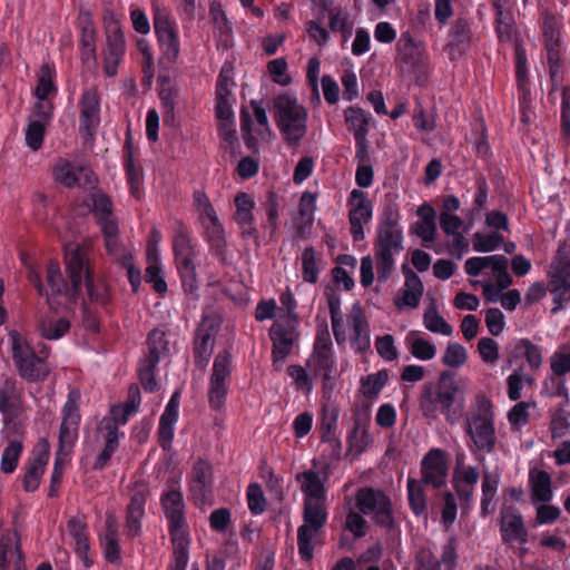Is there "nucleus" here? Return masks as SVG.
Returning a JSON list of instances; mask_svg holds the SVG:
<instances>
[{"label":"nucleus","mask_w":570,"mask_h":570,"mask_svg":"<svg viewBox=\"0 0 570 570\" xmlns=\"http://www.w3.org/2000/svg\"><path fill=\"white\" fill-rule=\"evenodd\" d=\"M22 262L28 269V279L35 285L40 295L47 297L50 306L67 305L75 302L81 291L82 283L86 285L91 302L99 304L108 302V286L105 281L95 279L92 276L89 246L86 244L68 243L65 246L66 269L71 286L66 284L59 263L52 261L47 266V282L50 292H46L37 267L24 257H22Z\"/></svg>","instance_id":"nucleus-1"},{"label":"nucleus","mask_w":570,"mask_h":570,"mask_svg":"<svg viewBox=\"0 0 570 570\" xmlns=\"http://www.w3.org/2000/svg\"><path fill=\"white\" fill-rule=\"evenodd\" d=\"M464 431L471 440L473 452L491 454L495 450V413L492 400L478 393L471 403L464 422Z\"/></svg>","instance_id":"nucleus-2"},{"label":"nucleus","mask_w":570,"mask_h":570,"mask_svg":"<svg viewBox=\"0 0 570 570\" xmlns=\"http://www.w3.org/2000/svg\"><path fill=\"white\" fill-rule=\"evenodd\" d=\"M421 410L428 419L436 420L442 414L448 423L455 424L464 410V391L452 375L443 373L435 390L423 394Z\"/></svg>","instance_id":"nucleus-3"},{"label":"nucleus","mask_w":570,"mask_h":570,"mask_svg":"<svg viewBox=\"0 0 570 570\" xmlns=\"http://www.w3.org/2000/svg\"><path fill=\"white\" fill-rule=\"evenodd\" d=\"M274 118L283 140L298 146L307 132V109L296 97L281 95L274 101Z\"/></svg>","instance_id":"nucleus-4"},{"label":"nucleus","mask_w":570,"mask_h":570,"mask_svg":"<svg viewBox=\"0 0 570 570\" xmlns=\"http://www.w3.org/2000/svg\"><path fill=\"white\" fill-rule=\"evenodd\" d=\"M13 362L20 376L29 382L45 380L50 368L46 361L36 356L26 338L16 330L8 333Z\"/></svg>","instance_id":"nucleus-5"},{"label":"nucleus","mask_w":570,"mask_h":570,"mask_svg":"<svg viewBox=\"0 0 570 570\" xmlns=\"http://www.w3.org/2000/svg\"><path fill=\"white\" fill-rule=\"evenodd\" d=\"M360 512L379 527L386 530L394 524L393 505L390 498L381 490L372 488L360 489L355 497Z\"/></svg>","instance_id":"nucleus-6"},{"label":"nucleus","mask_w":570,"mask_h":570,"mask_svg":"<svg viewBox=\"0 0 570 570\" xmlns=\"http://www.w3.org/2000/svg\"><path fill=\"white\" fill-rule=\"evenodd\" d=\"M403 229L396 205L384 208L376 229L374 249L399 255L403 250Z\"/></svg>","instance_id":"nucleus-7"},{"label":"nucleus","mask_w":570,"mask_h":570,"mask_svg":"<svg viewBox=\"0 0 570 570\" xmlns=\"http://www.w3.org/2000/svg\"><path fill=\"white\" fill-rule=\"evenodd\" d=\"M173 247L183 286L186 291L194 293L197 289L196 267L193 261L195 250L186 227L179 226L176 230Z\"/></svg>","instance_id":"nucleus-8"},{"label":"nucleus","mask_w":570,"mask_h":570,"mask_svg":"<svg viewBox=\"0 0 570 570\" xmlns=\"http://www.w3.org/2000/svg\"><path fill=\"white\" fill-rule=\"evenodd\" d=\"M306 367L313 376H322L324 380L331 379L335 370L333 343L326 325L317 330L314 350L306 362Z\"/></svg>","instance_id":"nucleus-9"},{"label":"nucleus","mask_w":570,"mask_h":570,"mask_svg":"<svg viewBox=\"0 0 570 570\" xmlns=\"http://www.w3.org/2000/svg\"><path fill=\"white\" fill-rule=\"evenodd\" d=\"M124 433H116L115 428L108 422L97 425L94 439L88 443L87 454L91 455L97 452L92 468L95 470L105 469L119 448V440Z\"/></svg>","instance_id":"nucleus-10"},{"label":"nucleus","mask_w":570,"mask_h":570,"mask_svg":"<svg viewBox=\"0 0 570 570\" xmlns=\"http://www.w3.org/2000/svg\"><path fill=\"white\" fill-rule=\"evenodd\" d=\"M81 394L78 389H71L61 410V425L59 430V444L62 450H71L77 438L80 415Z\"/></svg>","instance_id":"nucleus-11"},{"label":"nucleus","mask_w":570,"mask_h":570,"mask_svg":"<svg viewBox=\"0 0 570 570\" xmlns=\"http://www.w3.org/2000/svg\"><path fill=\"white\" fill-rule=\"evenodd\" d=\"M161 507L170 539H190L189 528L185 518V501L178 489H170L161 495Z\"/></svg>","instance_id":"nucleus-12"},{"label":"nucleus","mask_w":570,"mask_h":570,"mask_svg":"<svg viewBox=\"0 0 570 570\" xmlns=\"http://www.w3.org/2000/svg\"><path fill=\"white\" fill-rule=\"evenodd\" d=\"M154 29L163 59L168 63H176L180 53L177 23L169 19L166 13L157 11L154 17Z\"/></svg>","instance_id":"nucleus-13"},{"label":"nucleus","mask_w":570,"mask_h":570,"mask_svg":"<svg viewBox=\"0 0 570 570\" xmlns=\"http://www.w3.org/2000/svg\"><path fill=\"white\" fill-rule=\"evenodd\" d=\"M52 177L66 187H83L92 189L97 177L88 167L76 165L66 158H59L52 167Z\"/></svg>","instance_id":"nucleus-14"},{"label":"nucleus","mask_w":570,"mask_h":570,"mask_svg":"<svg viewBox=\"0 0 570 570\" xmlns=\"http://www.w3.org/2000/svg\"><path fill=\"white\" fill-rule=\"evenodd\" d=\"M397 255L392 253H385L374 249V258L371 255H366L361 258V284L364 287H368L375 279L374 273V261L376 277L380 283H385L392 275L395 268V257Z\"/></svg>","instance_id":"nucleus-15"},{"label":"nucleus","mask_w":570,"mask_h":570,"mask_svg":"<svg viewBox=\"0 0 570 570\" xmlns=\"http://www.w3.org/2000/svg\"><path fill=\"white\" fill-rule=\"evenodd\" d=\"M373 206L367 195L353 189L348 198V220L351 234L355 242L364 239V226L372 219Z\"/></svg>","instance_id":"nucleus-16"},{"label":"nucleus","mask_w":570,"mask_h":570,"mask_svg":"<svg viewBox=\"0 0 570 570\" xmlns=\"http://www.w3.org/2000/svg\"><path fill=\"white\" fill-rule=\"evenodd\" d=\"M27 411L23 389L14 377H4L0 383V413L7 420L20 419Z\"/></svg>","instance_id":"nucleus-17"},{"label":"nucleus","mask_w":570,"mask_h":570,"mask_svg":"<svg viewBox=\"0 0 570 570\" xmlns=\"http://www.w3.org/2000/svg\"><path fill=\"white\" fill-rule=\"evenodd\" d=\"M402 272L404 283L393 299L399 312L417 308L424 294V285L420 276L406 266H403Z\"/></svg>","instance_id":"nucleus-18"},{"label":"nucleus","mask_w":570,"mask_h":570,"mask_svg":"<svg viewBox=\"0 0 570 570\" xmlns=\"http://www.w3.org/2000/svg\"><path fill=\"white\" fill-rule=\"evenodd\" d=\"M345 326L348 327L347 340L356 353L367 351L371 346L370 325L358 304H354L347 315Z\"/></svg>","instance_id":"nucleus-19"},{"label":"nucleus","mask_w":570,"mask_h":570,"mask_svg":"<svg viewBox=\"0 0 570 570\" xmlns=\"http://www.w3.org/2000/svg\"><path fill=\"white\" fill-rule=\"evenodd\" d=\"M252 108L253 115L247 110H242L240 114V128L248 145L255 135L263 140H267L272 136L265 108L256 101H252Z\"/></svg>","instance_id":"nucleus-20"},{"label":"nucleus","mask_w":570,"mask_h":570,"mask_svg":"<svg viewBox=\"0 0 570 570\" xmlns=\"http://www.w3.org/2000/svg\"><path fill=\"white\" fill-rule=\"evenodd\" d=\"M448 470V461L444 451L432 449L425 454L421 463L423 483L436 489L445 485Z\"/></svg>","instance_id":"nucleus-21"},{"label":"nucleus","mask_w":570,"mask_h":570,"mask_svg":"<svg viewBox=\"0 0 570 570\" xmlns=\"http://www.w3.org/2000/svg\"><path fill=\"white\" fill-rule=\"evenodd\" d=\"M219 328L216 317L204 316L202 324L196 331L195 337V362L199 367L208 364L214 348V338Z\"/></svg>","instance_id":"nucleus-22"},{"label":"nucleus","mask_w":570,"mask_h":570,"mask_svg":"<svg viewBox=\"0 0 570 570\" xmlns=\"http://www.w3.org/2000/svg\"><path fill=\"white\" fill-rule=\"evenodd\" d=\"M562 254L563 248H560L549 271L552 293L558 305L570 301V262Z\"/></svg>","instance_id":"nucleus-23"},{"label":"nucleus","mask_w":570,"mask_h":570,"mask_svg":"<svg viewBox=\"0 0 570 570\" xmlns=\"http://www.w3.org/2000/svg\"><path fill=\"white\" fill-rule=\"evenodd\" d=\"M500 533L502 541L510 546L524 544L528 531L521 513L514 507H505L501 511Z\"/></svg>","instance_id":"nucleus-24"},{"label":"nucleus","mask_w":570,"mask_h":570,"mask_svg":"<svg viewBox=\"0 0 570 570\" xmlns=\"http://www.w3.org/2000/svg\"><path fill=\"white\" fill-rule=\"evenodd\" d=\"M345 120L355 138L356 157L362 159L367 148V134L371 116L361 108L350 107L345 110Z\"/></svg>","instance_id":"nucleus-25"},{"label":"nucleus","mask_w":570,"mask_h":570,"mask_svg":"<svg viewBox=\"0 0 570 570\" xmlns=\"http://www.w3.org/2000/svg\"><path fill=\"white\" fill-rule=\"evenodd\" d=\"M100 122V102L95 90L83 91L80 99V131L92 136Z\"/></svg>","instance_id":"nucleus-26"},{"label":"nucleus","mask_w":570,"mask_h":570,"mask_svg":"<svg viewBox=\"0 0 570 570\" xmlns=\"http://www.w3.org/2000/svg\"><path fill=\"white\" fill-rule=\"evenodd\" d=\"M11 564L14 570H24L18 533L17 531L6 530L0 539V570H9Z\"/></svg>","instance_id":"nucleus-27"},{"label":"nucleus","mask_w":570,"mask_h":570,"mask_svg":"<svg viewBox=\"0 0 570 570\" xmlns=\"http://www.w3.org/2000/svg\"><path fill=\"white\" fill-rule=\"evenodd\" d=\"M528 488L531 503L551 502L554 497L552 478L542 469L531 468L529 470Z\"/></svg>","instance_id":"nucleus-28"},{"label":"nucleus","mask_w":570,"mask_h":570,"mask_svg":"<svg viewBox=\"0 0 570 570\" xmlns=\"http://www.w3.org/2000/svg\"><path fill=\"white\" fill-rule=\"evenodd\" d=\"M396 51L400 60L412 68H423L428 65L429 57L422 43L416 42L409 32L401 35Z\"/></svg>","instance_id":"nucleus-29"},{"label":"nucleus","mask_w":570,"mask_h":570,"mask_svg":"<svg viewBox=\"0 0 570 570\" xmlns=\"http://www.w3.org/2000/svg\"><path fill=\"white\" fill-rule=\"evenodd\" d=\"M178 409L179 393L175 392L168 401L159 420L158 434L163 449H169L171 444L175 432V424L178 420Z\"/></svg>","instance_id":"nucleus-30"},{"label":"nucleus","mask_w":570,"mask_h":570,"mask_svg":"<svg viewBox=\"0 0 570 570\" xmlns=\"http://www.w3.org/2000/svg\"><path fill=\"white\" fill-rule=\"evenodd\" d=\"M297 481L299 482L301 489L305 494V502L326 500V476L321 475L318 471L307 470L297 475Z\"/></svg>","instance_id":"nucleus-31"},{"label":"nucleus","mask_w":570,"mask_h":570,"mask_svg":"<svg viewBox=\"0 0 570 570\" xmlns=\"http://www.w3.org/2000/svg\"><path fill=\"white\" fill-rule=\"evenodd\" d=\"M269 336L273 341L274 363L284 362L294 343L293 328L276 322L271 328Z\"/></svg>","instance_id":"nucleus-32"},{"label":"nucleus","mask_w":570,"mask_h":570,"mask_svg":"<svg viewBox=\"0 0 570 570\" xmlns=\"http://www.w3.org/2000/svg\"><path fill=\"white\" fill-rule=\"evenodd\" d=\"M100 229L104 235L106 250H107L108 255H110L115 262L122 263L124 261H126L128 258H132L130 250H128L119 242L118 222L104 223V226L100 227Z\"/></svg>","instance_id":"nucleus-33"},{"label":"nucleus","mask_w":570,"mask_h":570,"mask_svg":"<svg viewBox=\"0 0 570 570\" xmlns=\"http://www.w3.org/2000/svg\"><path fill=\"white\" fill-rule=\"evenodd\" d=\"M234 204V218L236 223L243 228L244 234L254 235L256 232L255 227L253 226V209L255 208L254 198L247 193H238L235 196Z\"/></svg>","instance_id":"nucleus-34"},{"label":"nucleus","mask_w":570,"mask_h":570,"mask_svg":"<svg viewBox=\"0 0 570 570\" xmlns=\"http://www.w3.org/2000/svg\"><path fill=\"white\" fill-rule=\"evenodd\" d=\"M158 96L161 104L164 124L168 126L175 125V108L179 97V88L173 85L167 77L160 78Z\"/></svg>","instance_id":"nucleus-35"},{"label":"nucleus","mask_w":570,"mask_h":570,"mask_svg":"<svg viewBox=\"0 0 570 570\" xmlns=\"http://www.w3.org/2000/svg\"><path fill=\"white\" fill-rule=\"evenodd\" d=\"M118 528L119 525L116 515L108 513L106 517V528L101 535V544L106 560L111 563L120 560Z\"/></svg>","instance_id":"nucleus-36"},{"label":"nucleus","mask_w":570,"mask_h":570,"mask_svg":"<svg viewBox=\"0 0 570 570\" xmlns=\"http://www.w3.org/2000/svg\"><path fill=\"white\" fill-rule=\"evenodd\" d=\"M125 51V40L121 32L118 29L112 31V35L108 36L107 50L105 55V73L108 77H114L118 72V66L122 60Z\"/></svg>","instance_id":"nucleus-37"},{"label":"nucleus","mask_w":570,"mask_h":570,"mask_svg":"<svg viewBox=\"0 0 570 570\" xmlns=\"http://www.w3.org/2000/svg\"><path fill=\"white\" fill-rule=\"evenodd\" d=\"M68 532L73 540L75 550L86 567L91 564L88 558L89 542L87 534V525L82 518L73 517L68 522Z\"/></svg>","instance_id":"nucleus-38"},{"label":"nucleus","mask_w":570,"mask_h":570,"mask_svg":"<svg viewBox=\"0 0 570 570\" xmlns=\"http://www.w3.org/2000/svg\"><path fill=\"white\" fill-rule=\"evenodd\" d=\"M340 409L334 402L322 405L320 415L321 439L323 442H337L336 430Z\"/></svg>","instance_id":"nucleus-39"},{"label":"nucleus","mask_w":570,"mask_h":570,"mask_svg":"<svg viewBox=\"0 0 570 570\" xmlns=\"http://www.w3.org/2000/svg\"><path fill=\"white\" fill-rule=\"evenodd\" d=\"M145 504L146 499L142 493L137 492L131 497L126 514V532L129 537H136L140 533Z\"/></svg>","instance_id":"nucleus-40"},{"label":"nucleus","mask_w":570,"mask_h":570,"mask_svg":"<svg viewBox=\"0 0 570 570\" xmlns=\"http://www.w3.org/2000/svg\"><path fill=\"white\" fill-rule=\"evenodd\" d=\"M88 198L87 207L94 212L95 217L100 227L104 223L118 222L117 217L112 214L110 199L101 191L91 189Z\"/></svg>","instance_id":"nucleus-41"},{"label":"nucleus","mask_w":570,"mask_h":570,"mask_svg":"<svg viewBox=\"0 0 570 570\" xmlns=\"http://www.w3.org/2000/svg\"><path fill=\"white\" fill-rule=\"evenodd\" d=\"M404 344L411 355L420 361H430L436 355V347L433 343L422 337L417 332L410 331Z\"/></svg>","instance_id":"nucleus-42"},{"label":"nucleus","mask_w":570,"mask_h":570,"mask_svg":"<svg viewBox=\"0 0 570 570\" xmlns=\"http://www.w3.org/2000/svg\"><path fill=\"white\" fill-rule=\"evenodd\" d=\"M49 453L43 451L37 454L29 463L27 471L23 475V489L28 492H33L38 489L41 478L45 473Z\"/></svg>","instance_id":"nucleus-43"},{"label":"nucleus","mask_w":570,"mask_h":570,"mask_svg":"<svg viewBox=\"0 0 570 570\" xmlns=\"http://www.w3.org/2000/svg\"><path fill=\"white\" fill-rule=\"evenodd\" d=\"M500 483L498 471L485 470L482 479L481 512L487 515L494 511L493 500L497 495Z\"/></svg>","instance_id":"nucleus-44"},{"label":"nucleus","mask_w":570,"mask_h":570,"mask_svg":"<svg viewBox=\"0 0 570 570\" xmlns=\"http://www.w3.org/2000/svg\"><path fill=\"white\" fill-rule=\"evenodd\" d=\"M80 46L83 62H94L96 59V31L89 14H83L81 18Z\"/></svg>","instance_id":"nucleus-45"},{"label":"nucleus","mask_w":570,"mask_h":570,"mask_svg":"<svg viewBox=\"0 0 570 570\" xmlns=\"http://www.w3.org/2000/svg\"><path fill=\"white\" fill-rule=\"evenodd\" d=\"M321 533V529L311 527L308 524H302L297 530V546L298 552L304 560H311L313 558L314 547L317 541V537Z\"/></svg>","instance_id":"nucleus-46"},{"label":"nucleus","mask_w":570,"mask_h":570,"mask_svg":"<svg viewBox=\"0 0 570 570\" xmlns=\"http://www.w3.org/2000/svg\"><path fill=\"white\" fill-rule=\"evenodd\" d=\"M39 332L47 340H59L70 328V322L65 317L47 316L39 323Z\"/></svg>","instance_id":"nucleus-47"},{"label":"nucleus","mask_w":570,"mask_h":570,"mask_svg":"<svg viewBox=\"0 0 570 570\" xmlns=\"http://www.w3.org/2000/svg\"><path fill=\"white\" fill-rule=\"evenodd\" d=\"M204 238L210 244V246L217 252L222 253L225 245V229L219 217L200 223Z\"/></svg>","instance_id":"nucleus-48"},{"label":"nucleus","mask_w":570,"mask_h":570,"mask_svg":"<svg viewBox=\"0 0 570 570\" xmlns=\"http://www.w3.org/2000/svg\"><path fill=\"white\" fill-rule=\"evenodd\" d=\"M389 381V371L380 370L361 379V392L366 399H376Z\"/></svg>","instance_id":"nucleus-49"},{"label":"nucleus","mask_w":570,"mask_h":570,"mask_svg":"<svg viewBox=\"0 0 570 570\" xmlns=\"http://www.w3.org/2000/svg\"><path fill=\"white\" fill-rule=\"evenodd\" d=\"M423 325L429 332L434 334L443 336H451L453 334V327L439 313L435 306H430L425 309Z\"/></svg>","instance_id":"nucleus-50"},{"label":"nucleus","mask_w":570,"mask_h":570,"mask_svg":"<svg viewBox=\"0 0 570 570\" xmlns=\"http://www.w3.org/2000/svg\"><path fill=\"white\" fill-rule=\"evenodd\" d=\"M504 242V236L498 230L491 233L476 232L473 235V250L478 253H489L498 249Z\"/></svg>","instance_id":"nucleus-51"},{"label":"nucleus","mask_w":570,"mask_h":570,"mask_svg":"<svg viewBox=\"0 0 570 570\" xmlns=\"http://www.w3.org/2000/svg\"><path fill=\"white\" fill-rule=\"evenodd\" d=\"M149 354L146 358H156L159 363L161 357L171 353L173 345L166 334L159 330L153 331L148 336Z\"/></svg>","instance_id":"nucleus-52"},{"label":"nucleus","mask_w":570,"mask_h":570,"mask_svg":"<svg viewBox=\"0 0 570 570\" xmlns=\"http://www.w3.org/2000/svg\"><path fill=\"white\" fill-rule=\"evenodd\" d=\"M371 442L372 435L368 432L366 423L361 420L355 421L354 428L348 435L350 451L360 454Z\"/></svg>","instance_id":"nucleus-53"},{"label":"nucleus","mask_w":570,"mask_h":570,"mask_svg":"<svg viewBox=\"0 0 570 570\" xmlns=\"http://www.w3.org/2000/svg\"><path fill=\"white\" fill-rule=\"evenodd\" d=\"M212 483V468L210 465L198 460L195 462L191 471V490L195 493H204Z\"/></svg>","instance_id":"nucleus-54"},{"label":"nucleus","mask_w":570,"mask_h":570,"mask_svg":"<svg viewBox=\"0 0 570 570\" xmlns=\"http://www.w3.org/2000/svg\"><path fill=\"white\" fill-rule=\"evenodd\" d=\"M22 451L21 441L13 439L8 442L0 460V469L3 473H12L17 469Z\"/></svg>","instance_id":"nucleus-55"},{"label":"nucleus","mask_w":570,"mask_h":570,"mask_svg":"<svg viewBox=\"0 0 570 570\" xmlns=\"http://www.w3.org/2000/svg\"><path fill=\"white\" fill-rule=\"evenodd\" d=\"M232 374V357L226 351L216 355L213 364L210 379L213 382L225 383L229 385Z\"/></svg>","instance_id":"nucleus-56"},{"label":"nucleus","mask_w":570,"mask_h":570,"mask_svg":"<svg viewBox=\"0 0 570 570\" xmlns=\"http://www.w3.org/2000/svg\"><path fill=\"white\" fill-rule=\"evenodd\" d=\"M193 203L197 213L199 224L218 217L217 212L212 204L209 197L203 190H195L193 194Z\"/></svg>","instance_id":"nucleus-57"},{"label":"nucleus","mask_w":570,"mask_h":570,"mask_svg":"<svg viewBox=\"0 0 570 570\" xmlns=\"http://www.w3.org/2000/svg\"><path fill=\"white\" fill-rule=\"evenodd\" d=\"M174 557L168 570H186L189 560L190 539H170Z\"/></svg>","instance_id":"nucleus-58"},{"label":"nucleus","mask_w":570,"mask_h":570,"mask_svg":"<svg viewBox=\"0 0 570 570\" xmlns=\"http://www.w3.org/2000/svg\"><path fill=\"white\" fill-rule=\"evenodd\" d=\"M325 501L304 502V524L321 529L326 522Z\"/></svg>","instance_id":"nucleus-59"},{"label":"nucleus","mask_w":570,"mask_h":570,"mask_svg":"<svg viewBox=\"0 0 570 570\" xmlns=\"http://www.w3.org/2000/svg\"><path fill=\"white\" fill-rule=\"evenodd\" d=\"M535 404L531 402H518L508 412V422L514 430H520L529 422L530 409L534 407Z\"/></svg>","instance_id":"nucleus-60"},{"label":"nucleus","mask_w":570,"mask_h":570,"mask_svg":"<svg viewBox=\"0 0 570 570\" xmlns=\"http://www.w3.org/2000/svg\"><path fill=\"white\" fill-rule=\"evenodd\" d=\"M532 379L521 370L513 371L507 379L508 397L511 401H518L522 397V390L530 385Z\"/></svg>","instance_id":"nucleus-61"},{"label":"nucleus","mask_w":570,"mask_h":570,"mask_svg":"<svg viewBox=\"0 0 570 570\" xmlns=\"http://www.w3.org/2000/svg\"><path fill=\"white\" fill-rule=\"evenodd\" d=\"M330 312H331L332 330H333L335 341L338 345H342L347 341V330L345 326L343 315L340 309L338 301L330 302Z\"/></svg>","instance_id":"nucleus-62"},{"label":"nucleus","mask_w":570,"mask_h":570,"mask_svg":"<svg viewBox=\"0 0 570 570\" xmlns=\"http://www.w3.org/2000/svg\"><path fill=\"white\" fill-rule=\"evenodd\" d=\"M407 495L413 512L416 515L423 513L425 510V498L422 482L410 478L407 480Z\"/></svg>","instance_id":"nucleus-63"},{"label":"nucleus","mask_w":570,"mask_h":570,"mask_svg":"<svg viewBox=\"0 0 570 570\" xmlns=\"http://www.w3.org/2000/svg\"><path fill=\"white\" fill-rule=\"evenodd\" d=\"M551 434L553 439H560L570 431V412L563 407L556 409L551 416Z\"/></svg>","instance_id":"nucleus-64"}]
</instances>
